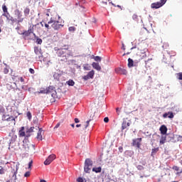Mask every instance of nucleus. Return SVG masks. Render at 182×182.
Segmentation results:
<instances>
[{
	"mask_svg": "<svg viewBox=\"0 0 182 182\" xmlns=\"http://www.w3.org/2000/svg\"><path fill=\"white\" fill-rule=\"evenodd\" d=\"M56 55L60 58H63V60H68L70 56L73 55V53L69 50V48H59L56 51Z\"/></svg>",
	"mask_w": 182,
	"mask_h": 182,
	"instance_id": "f257e3e1",
	"label": "nucleus"
},
{
	"mask_svg": "<svg viewBox=\"0 0 182 182\" xmlns=\"http://www.w3.org/2000/svg\"><path fill=\"white\" fill-rule=\"evenodd\" d=\"M53 23L51 25L53 29L55 31H59L61 28H63V24L60 23V21L55 19V17H51L48 21V24Z\"/></svg>",
	"mask_w": 182,
	"mask_h": 182,
	"instance_id": "f03ea898",
	"label": "nucleus"
},
{
	"mask_svg": "<svg viewBox=\"0 0 182 182\" xmlns=\"http://www.w3.org/2000/svg\"><path fill=\"white\" fill-rule=\"evenodd\" d=\"M147 52H149V49L146 48H143L141 46L138 48V51L136 53V55L138 56L141 57V59H144L145 58H147Z\"/></svg>",
	"mask_w": 182,
	"mask_h": 182,
	"instance_id": "7ed1b4c3",
	"label": "nucleus"
},
{
	"mask_svg": "<svg viewBox=\"0 0 182 182\" xmlns=\"http://www.w3.org/2000/svg\"><path fill=\"white\" fill-rule=\"evenodd\" d=\"M92 166H93V161H92L90 159H87L85 161L84 171L86 173H90Z\"/></svg>",
	"mask_w": 182,
	"mask_h": 182,
	"instance_id": "20e7f679",
	"label": "nucleus"
},
{
	"mask_svg": "<svg viewBox=\"0 0 182 182\" xmlns=\"http://www.w3.org/2000/svg\"><path fill=\"white\" fill-rule=\"evenodd\" d=\"M166 2L167 0H161L160 1L152 3L151 4V8L152 9H159V8H161V6H163V5H164Z\"/></svg>",
	"mask_w": 182,
	"mask_h": 182,
	"instance_id": "39448f33",
	"label": "nucleus"
},
{
	"mask_svg": "<svg viewBox=\"0 0 182 182\" xmlns=\"http://www.w3.org/2000/svg\"><path fill=\"white\" fill-rule=\"evenodd\" d=\"M23 147L26 150V151H29L31 149H33L35 147L33 144H31V142H29V140L24 139L23 141Z\"/></svg>",
	"mask_w": 182,
	"mask_h": 182,
	"instance_id": "423d86ee",
	"label": "nucleus"
},
{
	"mask_svg": "<svg viewBox=\"0 0 182 182\" xmlns=\"http://www.w3.org/2000/svg\"><path fill=\"white\" fill-rule=\"evenodd\" d=\"M2 120L4 122H11V124H13V126H15V124H16V122L15 121V117L12 116L4 114L2 117Z\"/></svg>",
	"mask_w": 182,
	"mask_h": 182,
	"instance_id": "0eeeda50",
	"label": "nucleus"
},
{
	"mask_svg": "<svg viewBox=\"0 0 182 182\" xmlns=\"http://www.w3.org/2000/svg\"><path fill=\"white\" fill-rule=\"evenodd\" d=\"M33 26H31L28 31H25L23 33H21V35H23L25 36V38H27L28 36H31V34L33 33H33Z\"/></svg>",
	"mask_w": 182,
	"mask_h": 182,
	"instance_id": "6e6552de",
	"label": "nucleus"
},
{
	"mask_svg": "<svg viewBox=\"0 0 182 182\" xmlns=\"http://www.w3.org/2000/svg\"><path fill=\"white\" fill-rule=\"evenodd\" d=\"M2 16L6 18V20L8 21V22H11V23H15V22L16 21V18H14V17L11 16V14H9V13H4Z\"/></svg>",
	"mask_w": 182,
	"mask_h": 182,
	"instance_id": "1a4fd4ad",
	"label": "nucleus"
},
{
	"mask_svg": "<svg viewBox=\"0 0 182 182\" xmlns=\"http://www.w3.org/2000/svg\"><path fill=\"white\" fill-rule=\"evenodd\" d=\"M55 159H56V155L55 154L50 155L48 157V159L44 161L45 166H49V164H50V163H52V161H53Z\"/></svg>",
	"mask_w": 182,
	"mask_h": 182,
	"instance_id": "9d476101",
	"label": "nucleus"
},
{
	"mask_svg": "<svg viewBox=\"0 0 182 182\" xmlns=\"http://www.w3.org/2000/svg\"><path fill=\"white\" fill-rule=\"evenodd\" d=\"M132 146L137 147V149H140V146H141V138L133 139Z\"/></svg>",
	"mask_w": 182,
	"mask_h": 182,
	"instance_id": "9b49d317",
	"label": "nucleus"
},
{
	"mask_svg": "<svg viewBox=\"0 0 182 182\" xmlns=\"http://www.w3.org/2000/svg\"><path fill=\"white\" fill-rule=\"evenodd\" d=\"M53 90L52 86L48 87L47 88H41L38 93H41L43 95L50 93Z\"/></svg>",
	"mask_w": 182,
	"mask_h": 182,
	"instance_id": "f8f14e48",
	"label": "nucleus"
},
{
	"mask_svg": "<svg viewBox=\"0 0 182 182\" xmlns=\"http://www.w3.org/2000/svg\"><path fill=\"white\" fill-rule=\"evenodd\" d=\"M130 127V122H128L127 119H124L122 124V130H126Z\"/></svg>",
	"mask_w": 182,
	"mask_h": 182,
	"instance_id": "ddd939ff",
	"label": "nucleus"
},
{
	"mask_svg": "<svg viewBox=\"0 0 182 182\" xmlns=\"http://www.w3.org/2000/svg\"><path fill=\"white\" fill-rule=\"evenodd\" d=\"M38 132L37 133L36 139H37V140H38V141H42V140L43 139L42 137V132H43V130H42V128L38 127Z\"/></svg>",
	"mask_w": 182,
	"mask_h": 182,
	"instance_id": "4468645a",
	"label": "nucleus"
},
{
	"mask_svg": "<svg viewBox=\"0 0 182 182\" xmlns=\"http://www.w3.org/2000/svg\"><path fill=\"white\" fill-rule=\"evenodd\" d=\"M159 130L161 132V134H167V127H166V125H161Z\"/></svg>",
	"mask_w": 182,
	"mask_h": 182,
	"instance_id": "2eb2a0df",
	"label": "nucleus"
},
{
	"mask_svg": "<svg viewBox=\"0 0 182 182\" xmlns=\"http://www.w3.org/2000/svg\"><path fill=\"white\" fill-rule=\"evenodd\" d=\"M11 136V139L9 140V144H12L16 141V139H18V136L15 134H13L12 135H9Z\"/></svg>",
	"mask_w": 182,
	"mask_h": 182,
	"instance_id": "dca6fc26",
	"label": "nucleus"
},
{
	"mask_svg": "<svg viewBox=\"0 0 182 182\" xmlns=\"http://www.w3.org/2000/svg\"><path fill=\"white\" fill-rule=\"evenodd\" d=\"M115 70L120 75H127V70H126V69L117 68Z\"/></svg>",
	"mask_w": 182,
	"mask_h": 182,
	"instance_id": "f3484780",
	"label": "nucleus"
},
{
	"mask_svg": "<svg viewBox=\"0 0 182 182\" xmlns=\"http://www.w3.org/2000/svg\"><path fill=\"white\" fill-rule=\"evenodd\" d=\"M92 66L96 70H102V67H100L99 63H92Z\"/></svg>",
	"mask_w": 182,
	"mask_h": 182,
	"instance_id": "a211bd4d",
	"label": "nucleus"
},
{
	"mask_svg": "<svg viewBox=\"0 0 182 182\" xmlns=\"http://www.w3.org/2000/svg\"><path fill=\"white\" fill-rule=\"evenodd\" d=\"M25 127H21V129L18 131V134L20 137H25L26 134L24 132Z\"/></svg>",
	"mask_w": 182,
	"mask_h": 182,
	"instance_id": "6ab92c4d",
	"label": "nucleus"
},
{
	"mask_svg": "<svg viewBox=\"0 0 182 182\" xmlns=\"http://www.w3.org/2000/svg\"><path fill=\"white\" fill-rule=\"evenodd\" d=\"M33 36L36 39V43H38V45H42L43 41L41 38H39V37L36 36V34L35 33H33Z\"/></svg>",
	"mask_w": 182,
	"mask_h": 182,
	"instance_id": "aec40b11",
	"label": "nucleus"
},
{
	"mask_svg": "<svg viewBox=\"0 0 182 182\" xmlns=\"http://www.w3.org/2000/svg\"><path fill=\"white\" fill-rule=\"evenodd\" d=\"M34 53H36V55H38V56L42 53L41 51V48H39V47H34Z\"/></svg>",
	"mask_w": 182,
	"mask_h": 182,
	"instance_id": "412c9836",
	"label": "nucleus"
},
{
	"mask_svg": "<svg viewBox=\"0 0 182 182\" xmlns=\"http://www.w3.org/2000/svg\"><path fill=\"white\" fill-rule=\"evenodd\" d=\"M159 147L152 149L151 156H153L156 155L157 154V152L159 151Z\"/></svg>",
	"mask_w": 182,
	"mask_h": 182,
	"instance_id": "4be33fe9",
	"label": "nucleus"
},
{
	"mask_svg": "<svg viewBox=\"0 0 182 182\" xmlns=\"http://www.w3.org/2000/svg\"><path fill=\"white\" fill-rule=\"evenodd\" d=\"M134 62L133 59L129 58L128 59V68H133Z\"/></svg>",
	"mask_w": 182,
	"mask_h": 182,
	"instance_id": "5701e85b",
	"label": "nucleus"
},
{
	"mask_svg": "<svg viewBox=\"0 0 182 182\" xmlns=\"http://www.w3.org/2000/svg\"><path fill=\"white\" fill-rule=\"evenodd\" d=\"M87 75L90 77V79H93L95 76V70H91L87 73Z\"/></svg>",
	"mask_w": 182,
	"mask_h": 182,
	"instance_id": "b1692460",
	"label": "nucleus"
},
{
	"mask_svg": "<svg viewBox=\"0 0 182 182\" xmlns=\"http://www.w3.org/2000/svg\"><path fill=\"white\" fill-rule=\"evenodd\" d=\"M92 171H95V173H101L102 167L93 168Z\"/></svg>",
	"mask_w": 182,
	"mask_h": 182,
	"instance_id": "393cba45",
	"label": "nucleus"
},
{
	"mask_svg": "<svg viewBox=\"0 0 182 182\" xmlns=\"http://www.w3.org/2000/svg\"><path fill=\"white\" fill-rule=\"evenodd\" d=\"M30 12H31V9H29V8L26 7L24 9V15H25V16H28V15H29Z\"/></svg>",
	"mask_w": 182,
	"mask_h": 182,
	"instance_id": "a878e982",
	"label": "nucleus"
},
{
	"mask_svg": "<svg viewBox=\"0 0 182 182\" xmlns=\"http://www.w3.org/2000/svg\"><path fill=\"white\" fill-rule=\"evenodd\" d=\"M18 174V166H16V171H14L13 177H14V182H16V180H18V178L16 177V175Z\"/></svg>",
	"mask_w": 182,
	"mask_h": 182,
	"instance_id": "bb28decb",
	"label": "nucleus"
},
{
	"mask_svg": "<svg viewBox=\"0 0 182 182\" xmlns=\"http://www.w3.org/2000/svg\"><path fill=\"white\" fill-rule=\"evenodd\" d=\"M67 84L68 85V86H75V81H73V80H70L67 82Z\"/></svg>",
	"mask_w": 182,
	"mask_h": 182,
	"instance_id": "cd10ccee",
	"label": "nucleus"
},
{
	"mask_svg": "<svg viewBox=\"0 0 182 182\" xmlns=\"http://www.w3.org/2000/svg\"><path fill=\"white\" fill-rule=\"evenodd\" d=\"M35 130V127H31V128L28 129L26 131V133H33V132Z\"/></svg>",
	"mask_w": 182,
	"mask_h": 182,
	"instance_id": "c85d7f7f",
	"label": "nucleus"
},
{
	"mask_svg": "<svg viewBox=\"0 0 182 182\" xmlns=\"http://www.w3.org/2000/svg\"><path fill=\"white\" fill-rule=\"evenodd\" d=\"M132 19L136 21V22H139V16H137V14H134L132 16Z\"/></svg>",
	"mask_w": 182,
	"mask_h": 182,
	"instance_id": "c756f323",
	"label": "nucleus"
},
{
	"mask_svg": "<svg viewBox=\"0 0 182 182\" xmlns=\"http://www.w3.org/2000/svg\"><path fill=\"white\" fill-rule=\"evenodd\" d=\"M94 60H95V62H102V57H100V56H95L94 58Z\"/></svg>",
	"mask_w": 182,
	"mask_h": 182,
	"instance_id": "7c9ffc66",
	"label": "nucleus"
},
{
	"mask_svg": "<svg viewBox=\"0 0 182 182\" xmlns=\"http://www.w3.org/2000/svg\"><path fill=\"white\" fill-rule=\"evenodd\" d=\"M166 143V136H162L160 139V144H164Z\"/></svg>",
	"mask_w": 182,
	"mask_h": 182,
	"instance_id": "2f4dec72",
	"label": "nucleus"
},
{
	"mask_svg": "<svg viewBox=\"0 0 182 182\" xmlns=\"http://www.w3.org/2000/svg\"><path fill=\"white\" fill-rule=\"evenodd\" d=\"M2 9H3V12H4V14H8V8H6V5L2 6Z\"/></svg>",
	"mask_w": 182,
	"mask_h": 182,
	"instance_id": "473e14b6",
	"label": "nucleus"
},
{
	"mask_svg": "<svg viewBox=\"0 0 182 182\" xmlns=\"http://www.w3.org/2000/svg\"><path fill=\"white\" fill-rule=\"evenodd\" d=\"M69 32H75L76 31V28L75 26H70L68 28Z\"/></svg>",
	"mask_w": 182,
	"mask_h": 182,
	"instance_id": "72a5a7b5",
	"label": "nucleus"
},
{
	"mask_svg": "<svg viewBox=\"0 0 182 182\" xmlns=\"http://www.w3.org/2000/svg\"><path fill=\"white\" fill-rule=\"evenodd\" d=\"M26 116L28 120H31V119H32V114L31 113V112L28 111L26 114Z\"/></svg>",
	"mask_w": 182,
	"mask_h": 182,
	"instance_id": "f704fd0d",
	"label": "nucleus"
},
{
	"mask_svg": "<svg viewBox=\"0 0 182 182\" xmlns=\"http://www.w3.org/2000/svg\"><path fill=\"white\" fill-rule=\"evenodd\" d=\"M168 119H173L174 117V114H173V112H168Z\"/></svg>",
	"mask_w": 182,
	"mask_h": 182,
	"instance_id": "c9c22d12",
	"label": "nucleus"
},
{
	"mask_svg": "<svg viewBox=\"0 0 182 182\" xmlns=\"http://www.w3.org/2000/svg\"><path fill=\"white\" fill-rule=\"evenodd\" d=\"M92 121V119H90V120L87 121L85 123L86 124L85 125V129H87V127H89V124L90 123V122Z\"/></svg>",
	"mask_w": 182,
	"mask_h": 182,
	"instance_id": "e433bc0d",
	"label": "nucleus"
},
{
	"mask_svg": "<svg viewBox=\"0 0 182 182\" xmlns=\"http://www.w3.org/2000/svg\"><path fill=\"white\" fill-rule=\"evenodd\" d=\"M173 170H175V171H178L180 170V167L177 166H173L172 167Z\"/></svg>",
	"mask_w": 182,
	"mask_h": 182,
	"instance_id": "4c0bfd02",
	"label": "nucleus"
},
{
	"mask_svg": "<svg viewBox=\"0 0 182 182\" xmlns=\"http://www.w3.org/2000/svg\"><path fill=\"white\" fill-rule=\"evenodd\" d=\"M17 77L18 80H20V82H21L22 83L25 82V79H23L22 77Z\"/></svg>",
	"mask_w": 182,
	"mask_h": 182,
	"instance_id": "58836bf2",
	"label": "nucleus"
},
{
	"mask_svg": "<svg viewBox=\"0 0 182 182\" xmlns=\"http://www.w3.org/2000/svg\"><path fill=\"white\" fill-rule=\"evenodd\" d=\"M109 4H111L112 5V6H117V8H119L120 9H122V6L120 5H117L113 4V2L109 1Z\"/></svg>",
	"mask_w": 182,
	"mask_h": 182,
	"instance_id": "ea45409f",
	"label": "nucleus"
},
{
	"mask_svg": "<svg viewBox=\"0 0 182 182\" xmlns=\"http://www.w3.org/2000/svg\"><path fill=\"white\" fill-rule=\"evenodd\" d=\"M178 79L182 80V73H178Z\"/></svg>",
	"mask_w": 182,
	"mask_h": 182,
	"instance_id": "a19ab883",
	"label": "nucleus"
},
{
	"mask_svg": "<svg viewBox=\"0 0 182 182\" xmlns=\"http://www.w3.org/2000/svg\"><path fill=\"white\" fill-rule=\"evenodd\" d=\"M30 176H31V172L30 171H27L24 174V177H29Z\"/></svg>",
	"mask_w": 182,
	"mask_h": 182,
	"instance_id": "79ce46f5",
	"label": "nucleus"
},
{
	"mask_svg": "<svg viewBox=\"0 0 182 182\" xmlns=\"http://www.w3.org/2000/svg\"><path fill=\"white\" fill-rule=\"evenodd\" d=\"M28 70L30 73H31V75H35V70H33V68H29Z\"/></svg>",
	"mask_w": 182,
	"mask_h": 182,
	"instance_id": "37998d69",
	"label": "nucleus"
},
{
	"mask_svg": "<svg viewBox=\"0 0 182 182\" xmlns=\"http://www.w3.org/2000/svg\"><path fill=\"white\" fill-rule=\"evenodd\" d=\"M4 73H5V75L9 73V70L8 68H5L4 69Z\"/></svg>",
	"mask_w": 182,
	"mask_h": 182,
	"instance_id": "c03bdc74",
	"label": "nucleus"
},
{
	"mask_svg": "<svg viewBox=\"0 0 182 182\" xmlns=\"http://www.w3.org/2000/svg\"><path fill=\"white\" fill-rule=\"evenodd\" d=\"M82 79H84V80H89V79H90V78L89 75H85V76L82 77Z\"/></svg>",
	"mask_w": 182,
	"mask_h": 182,
	"instance_id": "a18cd8bd",
	"label": "nucleus"
},
{
	"mask_svg": "<svg viewBox=\"0 0 182 182\" xmlns=\"http://www.w3.org/2000/svg\"><path fill=\"white\" fill-rule=\"evenodd\" d=\"M0 174H5V169L4 168H1L0 169Z\"/></svg>",
	"mask_w": 182,
	"mask_h": 182,
	"instance_id": "49530a36",
	"label": "nucleus"
},
{
	"mask_svg": "<svg viewBox=\"0 0 182 182\" xmlns=\"http://www.w3.org/2000/svg\"><path fill=\"white\" fill-rule=\"evenodd\" d=\"M77 182H83V181H84L83 178L79 177V178L77 179Z\"/></svg>",
	"mask_w": 182,
	"mask_h": 182,
	"instance_id": "de8ad7c7",
	"label": "nucleus"
},
{
	"mask_svg": "<svg viewBox=\"0 0 182 182\" xmlns=\"http://www.w3.org/2000/svg\"><path fill=\"white\" fill-rule=\"evenodd\" d=\"M105 123H109V117H106L104 118Z\"/></svg>",
	"mask_w": 182,
	"mask_h": 182,
	"instance_id": "09e8293b",
	"label": "nucleus"
},
{
	"mask_svg": "<svg viewBox=\"0 0 182 182\" xmlns=\"http://www.w3.org/2000/svg\"><path fill=\"white\" fill-rule=\"evenodd\" d=\"M32 164H33V161H31L28 163V168H31V167H32Z\"/></svg>",
	"mask_w": 182,
	"mask_h": 182,
	"instance_id": "8fccbe9b",
	"label": "nucleus"
},
{
	"mask_svg": "<svg viewBox=\"0 0 182 182\" xmlns=\"http://www.w3.org/2000/svg\"><path fill=\"white\" fill-rule=\"evenodd\" d=\"M137 168H138V170H143L144 168V167H143V166H141V165H139L137 166Z\"/></svg>",
	"mask_w": 182,
	"mask_h": 182,
	"instance_id": "3c124183",
	"label": "nucleus"
},
{
	"mask_svg": "<svg viewBox=\"0 0 182 182\" xmlns=\"http://www.w3.org/2000/svg\"><path fill=\"white\" fill-rule=\"evenodd\" d=\"M116 112H117V114H120V109H119V107L116 108Z\"/></svg>",
	"mask_w": 182,
	"mask_h": 182,
	"instance_id": "603ef678",
	"label": "nucleus"
},
{
	"mask_svg": "<svg viewBox=\"0 0 182 182\" xmlns=\"http://www.w3.org/2000/svg\"><path fill=\"white\" fill-rule=\"evenodd\" d=\"M168 117V113H165V114H163V117H164V119H166V118Z\"/></svg>",
	"mask_w": 182,
	"mask_h": 182,
	"instance_id": "864d4df0",
	"label": "nucleus"
},
{
	"mask_svg": "<svg viewBox=\"0 0 182 182\" xmlns=\"http://www.w3.org/2000/svg\"><path fill=\"white\" fill-rule=\"evenodd\" d=\"M45 27L46 28V29H49V22L48 23H45Z\"/></svg>",
	"mask_w": 182,
	"mask_h": 182,
	"instance_id": "5fc2aeb1",
	"label": "nucleus"
},
{
	"mask_svg": "<svg viewBox=\"0 0 182 182\" xmlns=\"http://www.w3.org/2000/svg\"><path fill=\"white\" fill-rule=\"evenodd\" d=\"M74 122L75 123H80V120H79L77 118H75Z\"/></svg>",
	"mask_w": 182,
	"mask_h": 182,
	"instance_id": "6e6d98bb",
	"label": "nucleus"
},
{
	"mask_svg": "<svg viewBox=\"0 0 182 182\" xmlns=\"http://www.w3.org/2000/svg\"><path fill=\"white\" fill-rule=\"evenodd\" d=\"M60 126V123H58V124L55 126L54 129H58Z\"/></svg>",
	"mask_w": 182,
	"mask_h": 182,
	"instance_id": "4d7b16f0",
	"label": "nucleus"
},
{
	"mask_svg": "<svg viewBox=\"0 0 182 182\" xmlns=\"http://www.w3.org/2000/svg\"><path fill=\"white\" fill-rule=\"evenodd\" d=\"M122 49H123V50H126V48H124V44H123V43H122Z\"/></svg>",
	"mask_w": 182,
	"mask_h": 182,
	"instance_id": "13d9d810",
	"label": "nucleus"
},
{
	"mask_svg": "<svg viewBox=\"0 0 182 182\" xmlns=\"http://www.w3.org/2000/svg\"><path fill=\"white\" fill-rule=\"evenodd\" d=\"M82 126V124H79L76 125V127H80Z\"/></svg>",
	"mask_w": 182,
	"mask_h": 182,
	"instance_id": "bf43d9fd",
	"label": "nucleus"
},
{
	"mask_svg": "<svg viewBox=\"0 0 182 182\" xmlns=\"http://www.w3.org/2000/svg\"><path fill=\"white\" fill-rule=\"evenodd\" d=\"M55 18H58V19H59L60 18V16H59V15L56 14Z\"/></svg>",
	"mask_w": 182,
	"mask_h": 182,
	"instance_id": "052dcab7",
	"label": "nucleus"
},
{
	"mask_svg": "<svg viewBox=\"0 0 182 182\" xmlns=\"http://www.w3.org/2000/svg\"><path fill=\"white\" fill-rule=\"evenodd\" d=\"M80 2H77L75 3V6H77V5H80Z\"/></svg>",
	"mask_w": 182,
	"mask_h": 182,
	"instance_id": "680f3d73",
	"label": "nucleus"
},
{
	"mask_svg": "<svg viewBox=\"0 0 182 182\" xmlns=\"http://www.w3.org/2000/svg\"><path fill=\"white\" fill-rule=\"evenodd\" d=\"M102 4H105V5H107V1H102Z\"/></svg>",
	"mask_w": 182,
	"mask_h": 182,
	"instance_id": "e2e57ef3",
	"label": "nucleus"
},
{
	"mask_svg": "<svg viewBox=\"0 0 182 182\" xmlns=\"http://www.w3.org/2000/svg\"><path fill=\"white\" fill-rule=\"evenodd\" d=\"M70 126L71 127H75V124H71Z\"/></svg>",
	"mask_w": 182,
	"mask_h": 182,
	"instance_id": "0e129e2a",
	"label": "nucleus"
},
{
	"mask_svg": "<svg viewBox=\"0 0 182 182\" xmlns=\"http://www.w3.org/2000/svg\"><path fill=\"white\" fill-rule=\"evenodd\" d=\"M40 182H46V181H45V180L42 179V180H41V181H40Z\"/></svg>",
	"mask_w": 182,
	"mask_h": 182,
	"instance_id": "69168bd1",
	"label": "nucleus"
},
{
	"mask_svg": "<svg viewBox=\"0 0 182 182\" xmlns=\"http://www.w3.org/2000/svg\"><path fill=\"white\" fill-rule=\"evenodd\" d=\"M176 53H173V56H176ZM172 55H171V58Z\"/></svg>",
	"mask_w": 182,
	"mask_h": 182,
	"instance_id": "338daca9",
	"label": "nucleus"
},
{
	"mask_svg": "<svg viewBox=\"0 0 182 182\" xmlns=\"http://www.w3.org/2000/svg\"><path fill=\"white\" fill-rule=\"evenodd\" d=\"M40 23H41V26H43V22H41Z\"/></svg>",
	"mask_w": 182,
	"mask_h": 182,
	"instance_id": "774afa93",
	"label": "nucleus"
}]
</instances>
